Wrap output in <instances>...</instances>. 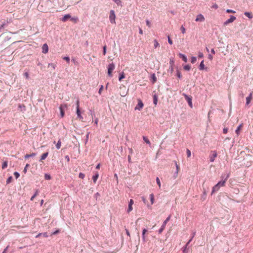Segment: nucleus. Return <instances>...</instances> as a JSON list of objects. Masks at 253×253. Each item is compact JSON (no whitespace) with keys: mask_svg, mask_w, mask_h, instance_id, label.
<instances>
[{"mask_svg":"<svg viewBox=\"0 0 253 253\" xmlns=\"http://www.w3.org/2000/svg\"><path fill=\"white\" fill-rule=\"evenodd\" d=\"M228 177L229 175H226L225 177H222V179L212 187L211 194L212 195L215 192H217L221 187L224 186Z\"/></svg>","mask_w":253,"mask_h":253,"instance_id":"obj_1","label":"nucleus"},{"mask_svg":"<svg viewBox=\"0 0 253 253\" xmlns=\"http://www.w3.org/2000/svg\"><path fill=\"white\" fill-rule=\"evenodd\" d=\"M170 218V215H169L166 219L163 222L161 228L159 229V230H158V233L159 234H161L162 233V232L163 231V230H164V229L166 227V224L167 223H168V222Z\"/></svg>","mask_w":253,"mask_h":253,"instance_id":"obj_2","label":"nucleus"},{"mask_svg":"<svg viewBox=\"0 0 253 253\" xmlns=\"http://www.w3.org/2000/svg\"><path fill=\"white\" fill-rule=\"evenodd\" d=\"M115 67V64L113 63H110L108 66V75L109 77H112V71L114 70Z\"/></svg>","mask_w":253,"mask_h":253,"instance_id":"obj_3","label":"nucleus"},{"mask_svg":"<svg viewBox=\"0 0 253 253\" xmlns=\"http://www.w3.org/2000/svg\"><path fill=\"white\" fill-rule=\"evenodd\" d=\"M115 18L116 15L115 14V12L113 10H111L110 11V15H109V19L111 23L115 24Z\"/></svg>","mask_w":253,"mask_h":253,"instance_id":"obj_4","label":"nucleus"},{"mask_svg":"<svg viewBox=\"0 0 253 253\" xmlns=\"http://www.w3.org/2000/svg\"><path fill=\"white\" fill-rule=\"evenodd\" d=\"M67 108V106L66 104H61L59 107L60 112V115L62 118H63L64 115V109H66Z\"/></svg>","mask_w":253,"mask_h":253,"instance_id":"obj_5","label":"nucleus"},{"mask_svg":"<svg viewBox=\"0 0 253 253\" xmlns=\"http://www.w3.org/2000/svg\"><path fill=\"white\" fill-rule=\"evenodd\" d=\"M144 106L143 103L140 99H138V104L136 106L134 109L135 110H141Z\"/></svg>","mask_w":253,"mask_h":253,"instance_id":"obj_6","label":"nucleus"},{"mask_svg":"<svg viewBox=\"0 0 253 253\" xmlns=\"http://www.w3.org/2000/svg\"><path fill=\"white\" fill-rule=\"evenodd\" d=\"M183 95L184 96L185 99L187 101L188 105L189 106L192 108V98L191 97L189 96L187 94L185 93H183Z\"/></svg>","mask_w":253,"mask_h":253,"instance_id":"obj_7","label":"nucleus"},{"mask_svg":"<svg viewBox=\"0 0 253 253\" xmlns=\"http://www.w3.org/2000/svg\"><path fill=\"white\" fill-rule=\"evenodd\" d=\"M205 17L202 14H198L196 18L195 19V21L196 22H203L205 21Z\"/></svg>","mask_w":253,"mask_h":253,"instance_id":"obj_8","label":"nucleus"},{"mask_svg":"<svg viewBox=\"0 0 253 253\" xmlns=\"http://www.w3.org/2000/svg\"><path fill=\"white\" fill-rule=\"evenodd\" d=\"M236 18L235 16L233 15H231L230 18L224 22V25H227L230 23L233 22L234 20H236Z\"/></svg>","mask_w":253,"mask_h":253,"instance_id":"obj_9","label":"nucleus"},{"mask_svg":"<svg viewBox=\"0 0 253 253\" xmlns=\"http://www.w3.org/2000/svg\"><path fill=\"white\" fill-rule=\"evenodd\" d=\"M48 51V47L46 43H44L42 47V52L43 53H46Z\"/></svg>","mask_w":253,"mask_h":253,"instance_id":"obj_10","label":"nucleus"},{"mask_svg":"<svg viewBox=\"0 0 253 253\" xmlns=\"http://www.w3.org/2000/svg\"><path fill=\"white\" fill-rule=\"evenodd\" d=\"M18 110L22 112V113H24V112L26 110V107L23 104H19L18 105Z\"/></svg>","mask_w":253,"mask_h":253,"instance_id":"obj_11","label":"nucleus"},{"mask_svg":"<svg viewBox=\"0 0 253 253\" xmlns=\"http://www.w3.org/2000/svg\"><path fill=\"white\" fill-rule=\"evenodd\" d=\"M252 95H253V93L251 92V93H250L249 95L246 98V104L247 105L249 104V103H250L251 100L252 98Z\"/></svg>","mask_w":253,"mask_h":253,"instance_id":"obj_12","label":"nucleus"},{"mask_svg":"<svg viewBox=\"0 0 253 253\" xmlns=\"http://www.w3.org/2000/svg\"><path fill=\"white\" fill-rule=\"evenodd\" d=\"M71 18V15L69 14H66L63 16V17L62 18V21L63 22L66 21L68 19Z\"/></svg>","mask_w":253,"mask_h":253,"instance_id":"obj_13","label":"nucleus"},{"mask_svg":"<svg viewBox=\"0 0 253 253\" xmlns=\"http://www.w3.org/2000/svg\"><path fill=\"white\" fill-rule=\"evenodd\" d=\"M48 155V152H45L43 154H42V155L41 156V159L40 161H42V160H44L46 159V158L47 157Z\"/></svg>","mask_w":253,"mask_h":253,"instance_id":"obj_14","label":"nucleus"},{"mask_svg":"<svg viewBox=\"0 0 253 253\" xmlns=\"http://www.w3.org/2000/svg\"><path fill=\"white\" fill-rule=\"evenodd\" d=\"M179 56L182 58V59L183 60V61H184L185 62H187V58L185 55H184L182 53H179Z\"/></svg>","mask_w":253,"mask_h":253,"instance_id":"obj_15","label":"nucleus"},{"mask_svg":"<svg viewBox=\"0 0 253 253\" xmlns=\"http://www.w3.org/2000/svg\"><path fill=\"white\" fill-rule=\"evenodd\" d=\"M78 117L80 118V119H83V118L82 116L81 115V112L80 111V108H77V111H76Z\"/></svg>","mask_w":253,"mask_h":253,"instance_id":"obj_16","label":"nucleus"},{"mask_svg":"<svg viewBox=\"0 0 253 253\" xmlns=\"http://www.w3.org/2000/svg\"><path fill=\"white\" fill-rule=\"evenodd\" d=\"M243 125V124H240V125L238 126V127L237 128V129H236L235 132H236V134H237V135H239V133H240V130L241 128L242 127Z\"/></svg>","mask_w":253,"mask_h":253,"instance_id":"obj_17","label":"nucleus"},{"mask_svg":"<svg viewBox=\"0 0 253 253\" xmlns=\"http://www.w3.org/2000/svg\"><path fill=\"white\" fill-rule=\"evenodd\" d=\"M199 68L200 70H203L205 69V65L204 64V60H202L199 65Z\"/></svg>","mask_w":253,"mask_h":253,"instance_id":"obj_18","label":"nucleus"},{"mask_svg":"<svg viewBox=\"0 0 253 253\" xmlns=\"http://www.w3.org/2000/svg\"><path fill=\"white\" fill-rule=\"evenodd\" d=\"M147 231V230L146 229H144L142 231V240L144 242L146 241L145 235Z\"/></svg>","mask_w":253,"mask_h":253,"instance_id":"obj_19","label":"nucleus"},{"mask_svg":"<svg viewBox=\"0 0 253 253\" xmlns=\"http://www.w3.org/2000/svg\"><path fill=\"white\" fill-rule=\"evenodd\" d=\"M143 139L144 140V141L148 144H149V145H151V142L150 141H149V140L148 139V138L146 137V136H143Z\"/></svg>","mask_w":253,"mask_h":253,"instance_id":"obj_20","label":"nucleus"},{"mask_svg":"<svg viewBox=\"0 0 253 253\" xmlns=\"http://www.w3.org/2000/svg\"><path fill=\"white\" fill-rule=\"evenodd\" d=\"M244 14L250 19H252L253 18V15L249 12H245Z\"/></svg>","mask_w":253,"mask_h":253,"instance_id":"obj_21","label":"nucleus"},{"mask_svg":"<svg viewBox=\"0 0 253 253\" xmlns=\"http://www.w3.org/2000/svg\"><path fill=\"white\" fill-rule=\"evenodd\" d=\"M36 153H33L31 154H27L25 156V158L27 159V158H28L30 157H34L36 156Z\"/></svg>","mask_w":253,"mask_h":253,"instance_id":"obj_22","label":"nucleus"},{"mask_svg":"<svg viewBox=\"0 0 253 253\" xmlns=\"http://www.w3.org/2000/svg\"><path fill=\"white\" fill-rule=\"evenodd\" d=\"M173 72V66H169V69L168 70V73H169L170 75L172 74Z\"/></svg>","mask_w":253,"mask_h":253,"instance_id":"obj_23","label":"nucleus"},{"mask_svg":"<svg viewBox=\"0 0 253 253\" xmlns=\"http://www.w3.org/2000/svg\"><path fill=\"white\" fill-rule=\"evenodd\" d=\"M61 142L60 139H59V140L58 141V142H57V144H56V148H57V149H59L60 148V147H61Z\"/></svg>","mask_w":253,"mask_h":253,"instance_id":"obj_24","label":"nucleus"},{"mask_svg":"<svg viewBox=\"0 0 253 253\" xmlns=\"http://www.w3.org/2000/svg\"><path fill=\"white\" fill-rule=\"evenodd\" d=\"M157 102H158L157 96L156 95H154L153 96V102H154V104L155 105H157Z\"/></svg>","mask_w":253,"mask_h":253,"instance_id":"obj_25","label":"nucleus"},{"mask_svg":"<svg viewBox=\"0 0 253 253\" xmlns=\"http://www.w3.org/2000/svg\"><path fill=\"white\" fill-rule=\"evenodd\" d=\"M176 75L178 79H180L181 78V74L180 72L178 70V69L176 70Z\"/></svg>","mask_w":253,"mask_h":253,"instance_id":"obj_26","label":"nucleus"},{"mask_svg":"<svg viewBox=\"0 0 253 253\" xmlns=\"http://www.w3.org/2000/svg\"><path fill=\"white\" fill-rule=\"evenodd\" d=\"M183 69L186 71H189L191 69V66L189 65H186L183 66Z\"/></svg>","mask_w":253,"mask_h":253,"instance_id":"obj_27","label":"nucleus"},{"mask_svg":"<svg viewBox=\"0 0 253 253\" xmlns=\"http://www.w3.org/2000/svg\"><path fill=\"white\" fill-rule=\"evenodd\" d=\"M99 175H93L92 177V180L94 183H95L97 179L98 178Z\"/></svg>","mask_w":253,"mask_h":253,"instance_id":"obj_28","label":"nucleus"},{"mask_svg":"<svg viewBox=\"0 0 253 253\" xmlns=\"http://www.w3.org/2000/svg\"><path fill=\"white\" fill-rule=\"evenodd\" d=\"M125 77V75H124V73L123 72H122L120 75V76H119V80L120 81H121L122 79H124Z\"/></svg>","mask_w":253,"mask_h":253,"instance_id":"obj_29","label":"nucleus"},{"mask_svg":"<svg viewBox=\"0 0 253 253\" xmlns=\"http://www.w3.org/2000/svg\"><path fill=\"white\" fill-rule=\"evenodd\" d=\"M39 193V191L38 190H36L35 194L32 196V197L31 198V201H33L34 198Z\"/></svg>","mask_w":253,"mask_h":253,"instance_id":"obj_30","label":"nucleus"},{"mask_svg":"<svg viewBox=\"0 0 253 253\" xmlns=\"http://www.w3.org/2000/svg\"><path fill=\"white\" fill-rule=\"evenodd\" d=\"M154 47L155 48H156L157 47L159 46L160 44H159L158 42L156 40H154Z\"/></svg>","mask_w":253,"mask_h":253,"instance_id":"obj_31","label":"nucleus"},{"mask_svg":"<svg viewBox=\"0 0 253 253\" xmlns=\"http://www.w3.org/2000/svg\"><path fill=\"white\" fill-rule=\"evenodd\" d=\"M174 64V61L173 59H172V58L170 59V60H169V66H173V67Z\"/></svg>","mask_w":253,"mask_h":253,"instance_id":"obj_32","label":"nucleus"},{"mask_svg":"<svg viewBox=\"0 0 253 253\" xmlns=\"http://www.w3.org/2000/svg\"><path fill=\"white\" fill-rule=\"evenodd\" d=\"M7 167V162L6 161H5L3 162L2 165V169H4L6 168Z\"/></svg>","mask_w":253,"mask_h":253,"instance_id":"obj_33","label":"nucleus"},{"mask_svg":"<svg viewBox=\"0 0 253 253\" xmlns=\"http://www.w3.org/2000/svg\"><path fill=\"white\" fill-rule=\"evenodd\" d=\"M152 79L153 80V83H154L156 82L157 81V78L155 76V74H153L152 75Z\"/></svg>","mask_w":253,"mask_h":253,"instance_id":"obj_34","label":"nucleus"},{"mask_svg":"<svg viewBox=\"0 0 253 253\" xmlns=\"http://www.w3.org/2000/svg\"><path fill=\"white\" fill-rule=\"evenodd\" d=\"M197 60V58L194 56H192L191 59V62L192 63H195Z\"/></svg>","mask_w":253,"mask_h":253,"instance_id":"obj_35","label":"nucleus"},{"mask_svg":"<svg viewBox=\"0 0 253 253\" xmlns=\"http://www.w3.org/2000/svg\"><path fill=\"white\" fill-rule=\"evenodd\" d=\"M150 200L152 204H153L154 201V197L153 194H150Z\"/></svg>","mask_w":253,"mask_h":253,"instance_id":"obj_36","label":"nucleus"},{"mask_svg":"<svg viewBox=\"0 0 253 253\" xmlns=\"http://www.w3.org/2000/svg\"><path fill=\"white\" fill-rule=\"evenodd\" d=\"M217 156V154L215 152L213 154V156L210 159V161L211 162H213L214 160V158L216 157Z\"/></svg>","mask_w":253,"mask_h":253,"instance_id":"obj_37","label":"nucleus"},{"mask_svg":"<svg viewBox=\"0 0 253 253\" xmlns=\"http://www.w3.org/2000/svg\"><path fill=\"white\" fill-rule=\"evenodd\" d=\"M42 234V236L45 238H47L48 237V235L47 232H43V233H41Z\"/></svg>","mask_w":253,"mask_h":253,"instance_id":"obj_38","label":"nucleus"},{"mask_svg":"<svg viewBox=\"0 0 253 253\" xmlns=\"http://www.w3.org/2000/svg\"><path fill=\"white\" fill-rule=\"evenodd\" d=\"M186 154L187 157H190L191 156V151L189 149H186Z\"/></svg>","mask_w":253,"mask_h":253,"instance_id":"obj_39","label":"nucleus"},{"mask_svg":"<svg viewBox=\"0 0 253 253\" xmlns=\"http://www.w3.org/2000/svg\"><path fill=\"white\" fill-rule=\"evenodd\" d=\"M226 12L228 13H235L236 12L235 11H234L233 10L229 9H227Z\"/></svg>","mask_w":253,"mask_h":253,"instance_id":"obj_40","label":"nucleus"},{"mask_svg":"<svg viewBox=\"0 0 253 253\" xmlns=\"http://www.w3.org/2000/svg\"><path fill=\"white\" fill-rule=\"evenodd\" d=\"M180 30L181 31V33L182 34H184L185 33V28L183 27V26H181V27H180Z\"/></svg>","mask_w":253,"mask_h":253,"instance_id":"obj_41","label":"nucleus"},{"mask_svg":"<svg viewBox=\"0 0 253 253\" xmlns=\"http://www.w3.org/2000/svg\"><path fill=\"white\" fill-rule=\"evenodd\" d=\"M44 178L46 180H49L51 178V175H44Z\"/></svg>","mask_w":253,"mask_h":253,"instance_id":"obj_42","label":"nucleus"},{"mask_svg":"<svg viewBox=\"0 0 253 253\" xmlns=\"http://www.w3.org/2000/svg\"><path fill=\"white\" fill-rule=\"evenodd\" d=\"M132 210V205H128L127 212H129L130 211Z\"/></svg>","mask_w":253,"mask_h":253,"instance_id":"obj_43","label":"nucleus"},{"mask_svg":"<svg viewBox=\"0 0 253 253\" xmlns=\"http://www.w3.org/2000/svg\"><path fill=\"white\" fill-rule=\"evenodd\" d=\"M106 53V46L104 45L103 47V54L105 55Z\"/></svg>","mask_w":253,"mask_h":253,"instance_id":"obj_44","label":"nucleus"},{"mask_svg":"<svg viewBox=\"0 0 253 253\" xmlns=\"http://www.w3.org/2000/svg\"><path fill=\"white\" fill-rule=\"evenodd\" d=\"M175 166H176V171L175 172V173H178L179 167H178L176 162H175Z\"/></svg>","mask_w":253,"mask_h":253,"instance_id":"obj_45","label":"nucleus"},{"mask_svg":"<svg viewBox=\"0 0 253 253\" xmlns=\"http://www.w3.org/2000/svg\"><path fill=\"white\" fill-rule=\"evenodd\" d=\"M156 181H157V183L159 185V187H161V182H160V179L159 178V177H157Z\"/></svg>","mask_w":253,"mask_h":253,"instance_id":"obj_46","label":"nucleus"},{"mask_svg":"<svg viewBox=\"0 0 253 253\" xmlns=\"http://www.w3.org/2000/svg\"><path fill=\"white\" fill-rule=\"evenodd\" d=\"M103 86L102 85H101L99 89V90H98V93L99 94H101L102 90H103Z\"/></svg>","mask_w":253,"mask_h":253,"instance_id":"obj_47","label":"nucleus"},{"mask_svg":"<svg viewBox=\"0 0 253 253\" xmlns=\"http://www.w3.org/2000/svg\"><path fill=\"white\" fill-rule=\"evenodd\" d=\"M24 77H25L27 79H29V73H28V72H26L24 74Z\"/></svg>","mask_w":253,"mask_h":253,"instance_id":"obj_48","label":"nucleus"},{"mask_svg":"<svg viewBox=\"0 0 253 253\" xmlns=\"http://www.w3.org/2000/svg\"><path fill=\"white\" fill-rule=\"evenodd\" d=\"M48 66H51L53 69H55L56 67V65L53 63H49Z\"/></svg>","mask_w":253,"mask_h":253,"instance_id":"obj_49","label":"nucleus"},{"mask_svg":"<svg viewBox=\"0 0 253 253\" xmlns=\"http://www.w3.org/2000/svg\"><path fill=\"white\" fill-rule=\"evenodd\" d=\"M59 232H60L59 230H57L55 231L54 232H52L51 234V236H52L53 235H56V234H58V233H59Z\"/></svg>","mask_w":253,"mask_h":253,"instance_id":"obj_50","label":"nucleus"},{"mask_svg":"<svg viewBox=\"0 0 253 253\" xmlns=\"http://www.w3.org/2000/svg\"><path fill=\"white\" fill-rule=\"evenodd\" d=\"M100 194L98 193V192H97L95 194H94V198L96 199V200H97V198L99 197L100 196Z\"/></svg>","mask_w":253,"mask_h":253,"instance_id":"obj_51","label":"nucleus"},{"mask_svg":"<svg viewBox=\"0 0 253 253\" xmlns=\"http://www.w3.org/2000/svg\"><path fill=\"white\" fill-rule=\"evenodd\" d=\"M63 59L65 60L68 63H69L70 58L68 56H65L63 58Z\"/></svg>","mask_w":253,"mask_h":253,"instance_id":"obj_52","label":"nucleus"},{"mask_svg":"<svg viewBox=\"0 0 253 253\" xmlns=\"http://www.w3.org/2000/svg\"><path fill=\"white\" fill-rule=\"evenodd\" d=\"M30 167V165H29V164H27V165H26V166L25 167L24 169V170H23V172H24V173H26V171H27V168L28 167Z\"/></svg>","mask_w":253,"mask_h":253,"instance_id":"obj_53","label":"nucleus"},{"mask_svg":"<svg viewBox=\"0 0 253 253\" xmlns=\"http://www.w3.org/2000/svg\"><path fill=\"white\" fill-rule=\"evenodd\" d=\"M199 58H203L204 57V54L202 52H199L198 53Z\"/></svg>","mask_w":253,"mask_h":253,"instance_id":"obj_54","label":"nucleus"},{"mask_svg":"<svg viewBox=\"0 0 253 253\" xmlns=\"http://www.w3.org/2000/svg\"><path fill=\"white\" fill-rule=\"evenodd\" d=\"M168 42L170 44H172V40L170 39V37L169 36H168Z\"/></svg>","mask_w":253,"mask_h":253,"instance_id":"obj_55","label":"nucleus"},{"mask_svg":"<svg viewBox=\"0 0 253 253\" xmlns=\"http://www.w3.org/2000/svg\"><path fill=\"white\" fill-rule=\"evenodd\" d=\"M228 128H227V127H224V128H223V133H224V134L227 133V132H228Z\"/></svg>","mask_w":253,"mask_h":253,"instance_id":"obj_56","label":"nucleus"},{"mask_svg":"<svg viewBox=\"0 0 253 253\" xmlns=\"http://www.w3.org/2000/svg\"><path fill=\"white\" fill-rule=\"evenodd\" d=\"M76 106H77V108H80V107H79V104H80V101H79V100L78 99L77 101H76Z\"/></svg>","mask_w":253,"mask_h":253,"instance_id":"obj_57","label":"nucleus"},{"mask_svg":"<svg viewBox=\"0 0 253 253\" xmlns=\"http://www.w3.org/2000/svg\"><path fill=\"white\" fill-rule=\"evenodd\" d=\"M115 3H116L118 5H119L121 1L120 0H113Z\"/></svg>","mask_w":253,"mask_h":253,"instance_id":"obj_58","label":"nucleus"},{"mask_svg":"<svg viewBox=\"0 0 253 253\" xmlns=\"http://www.w3.org/2000/svg\"><path fill=\"white\" fill-rule=\"evenodd\" d=\"M146 25L149 27H150L151 25V23L148 20H147L146 21Z\"/></svg>","mask_w":253,"mask_h":253,"instance_id":"obj_59","label":"nucleus"},{"mask_svg":"<svg viewBox=\"0 0 253 253\" xmlns=\"http://www.w3.org/2000/svg\"><path fill=\"white\" fill-rule=\"evenodd\" d=\"M187 245H185V246H184V247H183V251H183V252L184 253H186V249H187Z\"/></svg>","mask_w":253,"mask_h":253,"instance_id":"obj_60","label":"nucleus"},{"mask_svg":"<svg viewBox=\"0 0 253 253\" xmlns=\"http://www.w3.org/2000/svg\"><path fill=\"white\" fill-rule=\"evenodd\" d=\"M133 204V200L132 199H130L128 205H132Z\"/></svg>","mask_w":253,"mask_h":253,"instance_id":"obj_61","label":"nucleus"},{"mask_svg":"<svg viewBox=\"0 0 253 253\" xmlns=\"http://www.w3.org/2000/svg\"><path fill=\"white\" fill-rule=\"evenodd\" d=\"M125 230H126V235L130 237V233H129V232L128 230L127 229H126Z\"/></svg>","mask_w":253,"mask_h":253,"instance_id":"obj_62","label":"nucleus"},{"mask_svg":"<svg viewBox=\"0 0 253 253\" xmlns=\"http://www.w3.org/2000/svg\"><path fill=\"white\" fill-rule=\"evenodd\" d=\"M195 234H196V232H193L192 234L191 237L190 239H192V240L193 238H194V237L195 236Z\"/></svg>","mask_w":253,"mask_h":253,"instance_id":"obj_63","label":"nucleus"},{"mask_svg":"<svg viewBox=\"0 0 253 253\" xmlns=\"http://www.w3.org/2000/svg\"><path fill=\"white\" fill-rule=\"evenodd\" d=\"M212 7L214 8H215V9H217L218 8V5L217 4L215 3L214 4H213L212 6Z\"/></svg>","mask_w":253,"mask_h":253,"instance_id":"obj_64","label":"nucleus"}]
</instances>
